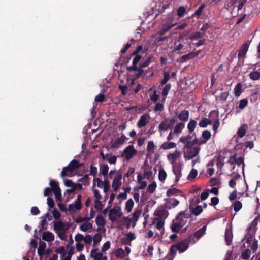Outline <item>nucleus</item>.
I'll use <instances>...</instances> for the list:
<instances>
[{
	"label": "nucleus",
	"instance_id": "ea45409f",
	"mask_svg": "<svg viewBox=\"0 0 260 260\" xmlns=\"http://www.w3.org/2000/svg\"><path fill=\"white\" fill-rule=\"evenodd\" d=\"M121 181H119V180H117L115 178L112 184V187L113 188L114 191L116 192L118 190V188L121 186Z\"/></svg>",
	"mask_w": 260,
	"mask_h": 260
},
{
	"label": "nucleus",
	"instance_id": "680f3d73",
	"mask_svg": "<svg viewBox=\"0 0 260 260\" xmlns=\"http://www.w3.org/2000/svg\"><path fill=\"white\" fill-rule=\"evenodd\" d=\"M170 79V74L167 72L164 73V78L160 82L161 85H164L167 83Z\"/></svg>",
	"mask_w": 260,
	"mask_h": 260
},
{
	"label": "nucleus",
	"instance_id": "09e8293b",
	"mask_svg": "<svg viewBox=\"0 0 260 260\" xmlns=\"http://www.w3.org/2000/svg\"><path fill=\"white\" fill-rule=\"evenodd\" d=\"M205 6H206L205 4H202L199 7V8L198 9V10H196V12L192 15V17L200 16L202 14Z\"/></svg>",
	"mask_w": 260,
	"mask_h": 260
},
{
	"label": "nucleus",
	"instance_id": "c9c22d12",
	"mask_svg": "<svg viewBox=\"0 0 260 260\" xmlns=\"http://www.w3.org/2000/svg\"><path fill=\"white\" fill-rule=\"evenodd\" d=\"M197 122L195 120L191 119L187 124V129L190 133H192L197 125Z\"/></svg>",
	"mask_w": 260,
	"mask_h": 260
},
{
	"label": "nucleus",
	"instance_id": "a19ab883",
	"mask_svg": "<svg viewBox=\"0 0 260 260\" xmlns=\"http://www.w3.org/2000/svg\"><path fill=\"white\" fill-rule=\"evenodd\" d=\"M249 78L252 80H257L260 79V72L253 71L249 74Z\"/></svg>",
	"mask_w": 260,
	"mask_h": 260
},
{
	"label": "nucleus",
	"instance_id": "39448f33",
	"mask_svg": "<svg viewBox=\"0 0 260 260\" xmlns=\"http://www.w3.org/2000/svg\"><path fill=\"white\" fill-rule=\"evenodd\" d=\"M122 215L120 207H116L111 209L109 212V219L114 222L118 218L120 217Z\"/></svg>",
	"mask_w": 260,
	"mask_h": 260
},
{
	"label": "nucleus",
	"instance_id": "2f4dec72",
	"mask_svg": "<svg viewBox=\"0 0 260 260\" xmlns=\"http://www.w3.org/2000/svg\"><path fill=\"white\" fill-rule=\"evenodd\" d=\"M125 235L126 238H122L121 239V241L122 243H127L128 242L131 241L132 240L135 239L136 238L134 233L131 232L127 233Z\"/></svg>",
	"mask_w": 260,
	"mask_h": 260
},
{
	"label": "nucleus",
	"instance_id": "5fc2aeb1",
	"mask_svg": "<svg viewBox=\"0 0 260 260\" xmlns=\"http://www.w3.org/2000/svg\"><path fill=\"white\" fill-rule=\"evenodd\" d=\"M251 255V251L249 249L245 250L241 254V258L243 259L246 260L248 259Z\"/></svg>",
	"mask_w": 260,
	"mask_h": 260
},
{
	"label": "nucleus",
	"instance_id": "7c9ffc66",
	"mask_svg": "<svg viewBox=\"0 0 260 260\" xmlns=\"http://www.w3.org/2000/svg\"><path fill=\"white\" fill-rule=\"evenodd\" d=\"M174 25V24H170L168 23L164 24L159 30V34L161 35H164L172 27H173Z\"/></svg>",
	"mask_w": 260,
	"mask_h": 260
},
{
	"label": "nucleus",
	"instance_id": "4d7b16f0",
	"mask_svg": "<svg viewBox=\"0 0 260 260\" xmlns=\"http://www.w3.org/2000/svg\"><path fill=\"white\" fill-rule=\"evenodd\" d=\"M156 186L157 184L156 182L153 181L151 183V184L148 185L147 188V191L150 193H153L155 191Z\"/></svg>",
	"mask_w": 260,
	"mask_h": 260
},
{
	"label": "nucleus",
	"instance_id": "6e6d98bb",
	"mask_svg": "<svg viewBox=\"0 0 260 260\" xmlns=\"http://www.w3.org/2000/svg\"><path fill=\"white\" fill-rule=\"evenodd\" d=\"M185 240H186V242L189 245V244H194L198 240H197V239L196 238V237L192 234L189 236L187 238L184 239Z\"/></svg>",
	"mask_w": 260,
	"mask_h": 260
},
{
	"label": "nucleus",
	"instance_id": "9b49d317",
	"mask_svg": "<svg viewBox=\"0 0 260 260\" xmlns=\"http://www.w3.org/2000/svg\"><path fill=\"white\" fill-rule=\"evenodd\" d=\"M127 138L124 134H122L121 137H118L115 141L112 142V148H118L120 145L124 143Z\"/></svg>",
	"mask_w": 260,
	"mask_h": 260
},
{
	"label": "nucleus",
	"instance_id": "f704fd0d",
	"mask_svg": "<svg viewBox=\"0 0 260 260\" xmlns=\"http://www.w3.org/2000/svg\"><path fill=\"white\" fill-rule=\"evenodd\" d=\"M204 33H201L199 31L195 32L192 34L190 36H188L187 39L190 40H193L194 39L202 38L204 37Z\"/></svg>",
	"mask_w": 260,
	"mask_h": 260
},
{
	"label": "nucleus",
	"instance_id": "4be33fe9",
	"mask_svg": "<svg viewBox=\"0 0 260 260\" xmlns=\"http://www.w3.org/2000/svg\"><path fill=\"white\" fill-rule=\"evenodd\" d=\"M98 248L93 249L91 251L90 256L92 257L94 260H101L102 258L103 253L97 252Z\"/></svg>",
	"mask_w": 260,
	"mask_h": 260
},
{
	"label": "nucleus",
	"instance_id": "1a4fd4ad",
	"mask_svg": "<svg viewBox=\"0 0 260 260\" xmlns=\"http://www.w3.org/2000/svg\"><path fill=\"white\" fill-rule=\"evenodd\" d=\"M179 204V201L175 198H169L166 199L165 208L168 210L175 208Z\"/></svg>",
	"mask_w": 260,
	"mask_h": 260
},
{
	"label": "nucleus",
	"instance_id": "c85d7f7f",
	"mask_svg": "<svg viewBox=\"0 0 260 260\" xmlns=\"http://www.w3.org/2000/svg\"><path fill=\"white\" fill-rule=\"evenodd\" d=\"M206 230V225H204L202 228L194 232V233L193 235L196 237L197 240H198L201 237H202L204 235V234L205 233Z\"/></svg>",
	"mask_w": 260,
	"mask_h": 260
},
{
	"label": "nucleus",
	"instance_id": "13d9d810",
	"mask_svg": "<svg viewBox=\"0 0 260 260\" xmlns=\"http://www.w3.org/2000/svg\"><path fill=\"white\" fill-rule=\"evenodd\" d=\"M103 206L104 205L102 204L101 199H95L94 208L96 209L101 211L102 209Z\"/></svg>",
	"mask_w": 260,
	"mask_h": 260
},
{
	"label": "nucleus",
	"instance_id": "a18cd8bd",
	"mask_svg": "<svg viewBox=\"0 0 260 260\" xmlns=\"http://www.w3.org/2000/svg\"><path fill=\"white\" fill-rule=\"evenodd\" d=\"M92 228V224L90 222H86L81 224L80 226V230L86 232L87 230H90Z\"/></svg>",
	"mask_w": 260,
	"mask_h": 260
},
{
	"label": "nucleus",
	"instance_id": "c756f323",
	"mask_svg": "<svg viewBox=\"0 0 260 260\" xmlns=\"http://www.w3.org/2000/svg\"><path fill=\"white\" fill-rule=\"evenodd\" d=\"M183 226L180 223L173 220L171 229L173 232L178 233Z\"/></svg>",
	"mask_w": 260,
	"mask_h": 260
},
{
	"label": "nucleus",
	"instance_id": "f8f14e48",
	"mask_svg": "<svg viewBox=\"0 0 260 260\" xmlns=\"http://www.w3.org/2000/svg\"><path fill=\"white\" fill-rule=\"evenodd\" d=\"M175 245L176 246V248L180 252H183L186 251L188 249L189 246L186 240H185L184 239L177 242Z\"/></svg>",
	"mask_w": 260,
	"mask_h": 260
},
{
	"label": "nucleus",
	"instance_id": "9d476101",
	"mask_svg": "<svg viewBox=\"0 0 260 260\" xmlns=\"http://www.w3.org/2000/svg\"><path fill=\"white\" fill-rule=\"evenodd\" d=\"M249 44L247 43L243 44L240 48L238 52L239 58H245L246 54L248 51Z\"/></svg>",
	"mask_w": 260,
	"mask_h": 260
},
{
	"label": "nucleus",
	"instance_id": "e433bc0d",
	"mask_svg": "<svg viewBox=\"0 0 260 260\" xmlns=\"http://www.w3.org/2000/svg\"><path fill=\"white\" fill-rule=\"evenodd\" d=\"M171 85L170 84H167L166 85L165 87L163 88L162 92V101H165L166 96L168 94L169 91L170 90Z\"/></svg>",
	"mask_w": 260,
	"mask_h": 260
},
{
	"label": "nucleus",
	"instance_id": "a211bd4d",
	"mask_svg": "<svg viewBox=\"0 0 260 260\" xmlns=\"http://www.w3.org/2000/svg\"><path fill=\"white\" fill-rule=\"evenodd\" d=\"M83 163H80L75 159H73L68 165V166L74 171L78 170L81 166H83Z\"/></svg>",
	"mask_w": 260,
	"mask_h": 260
},
{
	"label": "nucleus",
	"instance_id": "393cba45",
	"mask_svg": "<svg viewBox=\"0 0 260 260\" xmlns=\"http://www.w3.org/2000/svg\"><path fill=\"white\" fill-rule=\"evenodd\" d=\"M46 247V243L45 242L40 241L39 242V246L38 248V254L40 256L42 257L45 254V249Z\"/></svg>",
	"mask_w": 260,
	"mask_h": 260
},
{
	"label": "nucleus",
	"instance_id": "e2e57ef3",
	"mask_svg": "<svg viewBox=\"0 0 260 260\" xmlns=\"http://www.w3.org/2000/svg\"><path fill=\"white\" fill-rule=\"evenodd\" d=\"M242 207V204L241 202L236 201L234 204V210L236 212H238Z\"/></svg>",
	"mask_w": 260,
	"mask_h": 260
},
{
	"label": "nucleus",
	"instance_id": "58836bf2",
	"mask_svg": "<svg viewBox=\"0 0 260 260\" xmlns=\"http://www.w3.org/2000/svg\"><path fill=\"white\" fill-rule=\"evenodd\" d=\"M194 136L196 137V135L195 133H193V135H192V136L188 135H187V136H182L180 138L179 140V141L180 142H181L182 143H184V144H186L187 143V142H188L189 141H191V139H192V137Z\"/></svg>",
	"mask_w": 260,
	"mask_h": 260
},
{
	"label": "nucleus",
	"instance_id": "3c124183",
	"mask_svg": "<svg viewBox=\"0 0 260 260\" xmlns=\"http://www.w3.org/2000/svg\"><path fill=\"white\" fill-rule=\"evenodd\" d=\"M184 126V124L183 123H177L174 128V131L173 133L174 134H178L180 133L181 132V130L183 129V128Z\"/></svg>",
	"mask_w": 260,
	"mask_h": 260
},
{
	"label": "nucleus",
	"instance_id": "b1692460",
	"mask_svg": "<svg viewBox=\"0 0 260 260\" xmlns=\"http://www.w3.org/2000/svg\"><path fill=\"white\" fill-rule=\"evenodd\" d=\"M189 210L191 214L196 216L199 215L203 212L202 207L200 205H197L195 207H192L190 206Z\"/></svg>",
	"mask_w": 260,
	"mask_h": 260
},
{
	"label": "nucleus",
	"instance_id": "4c0bfd02",
	"mask_svg": "<svg viewBox=\"0 0 260 260\" xmlns=\"http://www.w3.org/2000/svg\"><path fill=\"white\" fill-rule=\"evenodd\" d=\"M212 124V121L208 118H203L199 123V125L201 127L205 128L208 125Z\"/></svg>",
	"mask_w": 260,
	"mask_h": 260
},
{
	"label": "nucleus",
	"instance_id": "79ce46f5",
	"mask_svg": "<svg viewBox=\"0 0 260 260\" xmlns=\"http://www.w3.org/2000/svg\"><path fill=\"white\" fill-rule=\"evenodd\" d=\"M134 203L132 199H129L126 203L125 210L128 213L132 211V210L134 207Z\"/></svg>",
	"mask_w": 260,
	"mask_h": 260
},
{
	"label": "nucleus",
	"instance_id": "7ed1b4c3",
	"mask_svg": "<svg viewBox=\"0 0 260 260\" xmlns=\"http://www.w3.org/2000/svg\"><path fill=\"white\" fill-rule=\"evenodd\" d=\"M137 151L134 149L133 145H128L122 151L121 156L124 157L126 160H129L136 155Z\"/></svg>",
	"mask_w": 260,
	"mask_h": 260
},
{
	"label": "nucleus",
	"instance_id": "69168bd1",
	"mask_svg": "<svg viewBox=\"0 0 260 260\" xmlns=\"http://www.w3.org/2000/svg\"><path fill=\"white\" fill-rule=\"evenodd\" d=\"M102 239L101 235L100 233H96L93 237V246L99 243Z\"/></svg>",
	"mask_w": 260,
	"mask_h": 260
},
{
	"label": "nucleus",
	"instance_id": "f257e3e1",
	"mask_svg": "<svg viewBox=\"0 0 260 260\" xmlns=\"http://www.w3.org/2000/svg\"><path fill=\"white\" fill-rule=\"evenodd\" d=\"M53 222L54 223V231L55 232L61 240H65L67 238L66 232L69 228L66 226L64 223L62 221H53Z\"/></svg>",
	"mask_w": 260,
	"mask_h": 260
},
{
	"label": "nucleus",
	"instance_id": "dca6fc26",
	"mask_svg": "<svg viewBox=\"0 0 260 260\" xmlns=\"http://www.w3.org/2000/svg\"><path fill=\"white\" fill-rule=\"evenodd\" d=\"M43 240L50 242L54 240V235L50 231H46L43 233Z\"/></svg>",
	"mask_w": 260,
	"mask_h": 260
},
{
	"label": "nucleus",
	"instance_id": "49530a36",
	"mask_svg": "<svg viewBox=\"0 0 260 260\" xmlns=\"http://www.w3.org/2000/svg\"><path fill=\"white\" fill-rule=\"evenodd\" d=\"M240 177L239 174H236L234 176V177L231 179L229 182V185L230 187L232 188H234L236 185V180L238 179Z\"/></svg>",
	"mask_w": 260,
	"mask_h": 260
},
{
	"label": "nucleus",
	"instance_id": "aec40b11",
	"mask_svg": "<svg viewBox=\"0 0 260 260\" xmlns=\"http://www.w3.org/2000/svg\"><path fill=\"white\" fill-rule=\"evenodd\" d=\"M233 233L231 230L226 229L225 232V240L228 245H230L233 239Z\"/></svg>",
	"mask_w": 260,
	"mask_h": 260
},
{
	"label": "nucleus",
	"instance_id": "6ab92c4d",
	"mask_svg": "<svg viewBox=\"0 0 260 260\" xmlns=\"http://www.w3.org/2000/svg\"><path fill=\"white\" fill-rule=\"evenodd\" d=\"M143 68H144V67H141V65L140 64L139 67H138L137 66H136L135 69H133L132 67H127V70L129 72L137 71L138 73L136 75L135 77L138 78L144 72Z\"/></svg>",
	"mask_w": 260,
	"mask_h": 260
},
{
	"label": "nucleus",
	"instance_id": "052dcab7",
	"mask_svg": "<svg viewBox=\"0 0 260 260\" xmlns=\"http://www.w3.org/2000/svg\"><path fill=\"white\" fill-rule=\"evenodd\" d=\"M198 174V171L195 169H192L187 176L189 180L193 179L196 178Z\"/></svg>",
	"mask_w": 260,
	"mask_h": 260
},
{
	"label": "nucleus",
	"instance_id": "37998d69",
	"mask_svg": "<svg viewBox=\"0 0 260 260\" xmlns=\"http://www.w3.org/2000/svg\"><path fill=\"white\" fill-rule=\"evenodd\" d=\"M182 192L181 190L176 189V188H173L170 189L167 191L166 195L168 197H170L171 196L176 195L177 193H181Z\"/></svg>",
	"mask_w": 260,
	"mask_h": 260
},
{
	"label": "nucleus",
	"instance_id": "ddd939ff",
	"mask_svg": "<svg viewBox=\"0 0 260 260\" xmlns=\"http://www.w3.org/2000/svg\"><path fill=\"white\" fill-rule=\"evenodd\" d=\"M167 209L165 208V205H164V207L159 208L156 211L155 215L160 218H166L169 214Z\"/></svg>",
	"mask_w": 260,
	"mask_h": 260
},
{
	"label": "nucleus",
	"instance_id": "f03ea898",
	"mask_svg": "<svg viewBox=\"0 0 260 260\" xmlns=\"http://www.w3.org/2000/svg\"><path fill=\"white\" fill-rule=\"evenodd\" d=\"M147 50V49H143L142 45H139L137 47L136 50L132 53L131 56H135L133 60V64L128 66V67H132L133 69H135L136 66H137L139 62L142 58V56L139 53H144Z\"/></svg>",
	"mask_w": 260,
	"mask_h": 260
},
{
	"label": "nucleus",
	"instance_id": "72a5a7b5",
	"mask_svg": "<svg viewBox=\"0 0 260 260\" xmlns=\"http://www.w3.org/2000/svg\"><path fill=\"white\" fill-rule=\"evenodd\" d=\"M234 94L237 97H239L242 92V84L241 83H238L234 88Z\"/></svg>",
	"mask_w": 260,
	"mask_h": 260
},
{
	"label": "nucleus",
	"instance_id": "412c9836",
	"mask_svg": "<svg viewBox=\"0 0 260 260\" xmlns=\"http://www.w3.org/2000/svg\"><path fill=\"white\" fill-rule=\"evenodd\" d=\"M211 137V133L208 130H204L202 132V137L203 138V140L201 141L200 144H205L208 140H209Z\"/></svg>",
	"mask_w": 260,
	"mask_h": 260
},
{
	"label": "nucleus",
	"instance_id": "de8ad7c7",
	"mask_svg": "<svg viewBox=\"0 0 260 260\" xmlns=\"http://www.w3.org/2000/svg\"><path fill=\"white\" fill-rule=\"evenodd\" d=\"M108 170H109V167L107 164H104L101 166L100 172H101V174L104 176L107 175Z\"/></svg>",
	"mask_w": 260,
	"mask_h": 260
},
{
	"label": "nucleus",
	"instance_id": "6e6552de",
	"mask_svg": "<svg viewBox=\"0 0 260 260\" xmlns=\"http://www.w3.org/2000/svg\"><path fill=\"white\" fill-rule=\"evenodd\" d=\"M181 164L180 162H177L173 165V171L175 175V182H177L181 177Z\"/></svg>",
	"mask_w": 260,
	"mask_h": 260
},
{
	"label": "nucleus",
	"instance_id": "338daca9",
	"mask_svg": "<svg viewBox=\"0 0 260 260\" xmlns=\"http://www.w3.org/2000/svg\"><path fill=\"white\" fill-rule=\"evenodd\" d=\"M89 175L86 174L83 177L79 179V181L82 183V185L83 184L84 185H86L87 184H88V182L89 179Z\"/></svg>",
	"mask_w": 260,
	"mask_h": 260
},
{
	"label": "nucleus",
	"instance_id": "423d86ee",
	"mask_svg": "<svg viewBox=\"0 0 260 260\" xmlns=\"http://www.w3.org/2000/svg\"><path fill=\"white\" fill-rule=\"evenodd\" d=\"M201 52L200 50H198L197 52L192 51L187 54L184 55L181 57V58H178L177 60V62L183 63L187 60L192 59L196 56H197Z\"/></svg>",
	"mask_w": 260,
	"mask_h": 260
},
{
	"label": "nucleus",
	"instance_id": "0e129e2a",
	"mask_svg": "<svg viewBox=\"0 0 260 260\" xmlns=\"http://www.w3.org/2000/svg\"><path fill=\"white\" fill-rule=\"evenodd\" d=\"M125 256V252L122 248H119L116 251V256L118 258H123Z\"/></svg>",
	"mask_w": 260,
	"mask_h": 260
},
{
	"label": "nucleus",
	"instance_id": "f3484780",
	"mask_svg": "<svg viewBox=\"0 0 260 260\" xmlns=\"http://www.w3.org/2000/svg\"><path fill=\"white\" fill-rule=\"evenodd\" d=\"M142 209L141 208L137 209L133 214L132 220L133 221V223L132 224V226L134 228L136 225V222L138 220L140 216L141 215L142 213Z\"/></svg>",
	"mask_w": 260,
	"mask_h": 260
},
{
	"label": "nucleus",
	"instance_id": "4468645a",
	"mask_svg": "<svg viewBox=\"0 0 260 260\" xmlns=\"http://www.w3.org/2000/svg\"><path fill=\"white\" fill-rule=\"evenodd\" d=\"M74 171L68 165L64 167L60 173V176L64 178L66 176L71 177Z\"/></svg>",
	"mask_w": 260,
	"mask_h": 260
},
{
	"label": "nucleus",
	"instance_id": "5701e85b",
	"mask_svg": "<svg viewBox=\"0 0 260 260\" xmlns=\"http://www.w3.org/2000/svg\"><path fill=\"white\" fill-rule=\"evenodd\" d=\"M189 113L187 110H182L178 116V119L183 121H186L188 120Z\"/></svg>",
	"mask_w": 260,
	"mask_h": 260
},
{
	"label": "nucleus",
	"instance_id": "c03bdc74",
	"mask_svg": "<svg viewBox=\"0 0 260 260\" xmlns=\"http://www.w3.org/2000/svg\"><path fill=\"white\" fill-rule=\"evenodd\" d=\"M95 223L98 225L104 226L106 221L104 217L101 215H99L95 219Z\"/></svg>",
	"mask_w": 260,
	"mask_h": 260
},
{
	"label": "nucleus",
	"instance_id": "864d4df0",
	"mask_svg": "<svg viewBox=\"0 0 260 260\" xmlns=\"http://www.w3.org/2000/svg\"><path fill=\"white\" fill-rule=\"evenodd\" d=\"M153 57L152 55L148 56L146 60L143 61L141 62L140 64L141 65V67H147L149 66L150 63L152 61Z\"/></svg>",
	"mask_w": 260,
	"mask_h": 260
},
{
	"label": "nucleus",
	"instance_id": "774afa93",
	"mask_svg": "<svg viewBox=\"0 0 260 260\" xmlns=\"http://www.w3.org/2000/svg\"><path fill=\"white\" fill-rule=\"evenodd\" d=\"M177 250L178 249L176 248V245H172L170 248L169 254L168 255L172 256L174 257L175 255H176Z\"/></svg>",
	"mask_w": 260,
	"mask_h": 260
},
{
	"label": "nucleus",
	"instance_id": "cd10ccee",
	"mask_svg": "<svg viewBox=\"0 0 260 260\" xmlns=\"http://www.w3.org/2000/svg\"><path fill=\"white\" fill-rule=\"evenodd\" d=\"M176 146V144L172 142H166L162 143L160 148L163 150H168L171 148H175Z\"/></svg>",
	"mask_w": 260,
	"mask_h": 260
},
{
	"label": "nucleus",
	"instance_id": "2eb2a0df",
	"mask_svg": "<svg viewBox=\"0 0 260 260\" xmlns=\"http://www.w3.org/2000/svg\"><path fill=\"white\" fill-rule=\"evenodd\" d=\"M200 148L199 146H196L190 149V150L188 151L187 157L188 159H192L194 157L196 156L199 153Z\"/></svg>",
	"mask_w": 260,
	"mask_h": 260
},
{
	"label": "nucleus",
	"instance_id": "8fccbe9b",
	"mask_svg": "<svg viewBox=\"0 0 260 260\" xmlns=\"http://www.w3.org/2000/svg\"><path fill=\"white\" fill-rule=\"evenodd\" d=\"M49 184L51 186L50 188L53 191L60 189L58 183L54 180H51L49 182Z\"/></svg>",
	"mask_w": 260,
	"mask_h": 260
},
{
	"label": "nucleus",
	"instance_id": "0eeeda50",
	"mask_svg": "<svg viewBox=\"0 0 260 260\" xmlns=\"http://www.w3.org/2000/svg\"><path fill=\"white\" fill-rule=\"evenodd\" d=\"M82 196L78 194L77 199L73 204H71L69 205L68 210L69 211H72L74 209L77 210H79L82 208V202H81Z\"/></svg>",
	"mask_w": 260,
	"mask_h": 260
},
{
	"label": "nucleus",
	"instance_id": "603ef678",
	"mask_svg": "<svg viewBox=\"0 0 260 260\" xmlns=\"http://www.w3.org/2000/svg\"><path fill=\"white\" fill-rule=\"evenodd\" d=\"M167 177V173L164 169L161 168L159 170L158 179L159 181L162 182L165 181Z\"/></svg>",
	"mask_w": 260,
	"mask_h": 260
},
{
	"label": "nucleus",
	"instance_id": "bf43d9fd",
	"mask_svg": "<svg viewBox=\"0 0 260 260\" xmlns=\"http://www.w3.org/2000/svg\"><path fill=\"white\" fill-rule=\"evenodd\" d=\"M248 100L247 99H243L239 101V108L241 109H243L248 105Z\"/></svg>",
	"mask_w": 260,
	"mask_h": 260
},
{
	"label": "nucleus",
	"instance_id": "473e14b6",
	"mask_svg": "<svg viewBox=\"0 0 260 260\" xmlns=\"http://www.w3.org/2000/svg\"><path fill=\"white\" fill-rule=\"evenodd\" d=\"M247 127V126L246 124H243L240 127L237 132V134L239 137L242 138L245 136Z\"/></svg>",
	"mask_w": 260,
	"mask_h": 260
},
{
	"label": "nucleus",
	"instance_id": "bb28decb",
	"mask_svg": "<svg viewBox=\"0 0 260 260\" xmlns=\"http://www.w3.org/2000/svg\"><path fill=\"white\" fill-rule=\"evenodd\" d=\"M179 154V152L176 150L174 153H170L167 156L168 159L171 161V164L174 165L175 164V161L177 160V157Z\"/></svg>",
	"mask_w": 260,
	"mask_h": 260
},
{
	"label": "nucleus",
	"instance_id": "a878e982",
	"mask_svg": "<svg viewBox=\"0 0 260 260\" xmlns=\"http://www.w3.org/2000/svg\"><path fill=\"white\" fill-rule=\"evenodd\" d=\"M147 116L144 114L140 117L137 124L138 127L142 128L146 126L147 123Z\"/></svg>",
	"mask_w": 260,
	"mask_h": 260
},
{
	"label": "nucleus",
	"instance_id": "20e7f679",
	"mask_svg": "<svg viewBox=\"0 0 260 260\" xmlns=\"http://www.w3.org/2000/svg\"><path fill=\"white\" fill-rule=\"evenodd\" d=\"M175 122L176 120L174 118L171 119L166 118L159 124L158 126V129L160 131H167L170 128Z\"/></svg>",
	"mask_w": 260,
	"mask_h": 260
}]
</instances>
